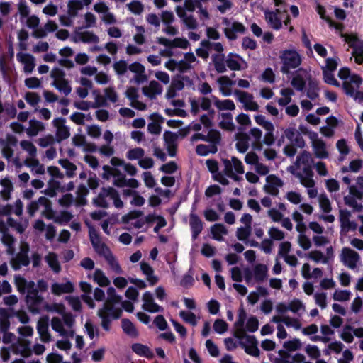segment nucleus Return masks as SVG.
Masks as SVG:
<instances>
[{
  "mask_svg": "<svg viewBox=\"0 0 363 363\" xmlns=\"http://www.w3.org/2000/svg\"><path fill=\"white\" fill-rule=\"evenodd\" d=\"M313 163L311 154L304 150L297 156L295 162L287 167V171L298 178L301 185L306 188L310 199L318 196L312 170Z\"/></svg>",
  "mask_w": 363,
  "mask_h": 363,
  "instance_id": "nucleus-1",
  "label": "nucleus"
},
{
  "mask_svg": "<svg viewBox=\"0 0 363 363\" xmlns=\"http://www.w3.org/2000/svg\"><path fill=\"white\" fill-rule=\"evenodd\" d=\"M338 77L343 80L342 87L345 93L359 101H363V89H359L362 79L357 74H351L348 68L339 70Z\"/></svg>",
  "mask_w": 363,
  "mask_h": 363,
  "instance_id": "nucleus-2",
  "label": "nucleus"
},
{
  "mask_svg": "<svg viewBox=\"0 0 363 363\" xmlns=\"http://www.w3.org/2000/svg\"><path fill=\"white\" fill-rule=\"evenodd\" d=\"M352 49V56L358 65H363V40L355 33H343L342 24H330Z\"/></svg>",
  "mask_w": 363,
  "mask_h": 363,
  "instance_id": "nucleus-3",
  "label": "nucleus"
},
{
  "mask_svg": "<svg viewBox=\"0 0 363 363\" xmlns=\"http://www.w3.org/2000/svg\"><path fill=\"white\" fill-rule=\"evenodd\" d=\"M50 325L52 329L61 337L70 338L74 335L75 318L71 313L61 317H53Z\"/></svg>",
  "mask_w": 363,
  "mask_h": 363,
  "instance_id": "nucleus-4",
  "label": "nucleus"
},
{
  "mask_svg": "<svg viewBox=\"0 0 363 363\" xmlns=\"http://www.w3.org/2000/svg\"><path fill=\"white\" fill-rule=\"evenodd\" d=\"M234 327L235 336L238 338H242L245 335L246 332L253 333L257 330L259 321L255 316L252 315L247 319L245 311L243 309H240Z\"/></svg>",
  "mask_w": 363,
  "mask_h": 363,
  "instance_id": "nucleus-5",
  "label": "nucleus"
},
{
  "mask_svg": "<svg viewBox=\"0 0 363 363\" xmlns=\"http://www.w3.org/2000/svg\"><path fill=\"white\" fill-rule=\"evenodd\" d=\"M14 280L18 291L21 294H27L26 301L28 303H37L40 301L38 291L34 281H27L20 275L15 276Z\"/></svg>",
  "mask_w": 363,
  "mask_h": 363,
  "instance_id": "nucleus-6",
  "label": "nucleus"
},
{
  "mask_svg": "<svg viewBox=\"0 0 363 363\" xmlns=\"http://www.w3.org/2000/svg\"><path fill=\"white\" fill-rule=\"evenodd\" d=\"M279 59L281 64L280 71L284 74H288L291 70L298 68L302 61L299 53L294 49L281 51Z\"/></svg>",
  "mask_w": 363,
  "mask_h": 363,
  "instance_id": "nucleus-7",
  "label": "nucleus"
},
{
  "mask_svg": "<svg viewBox=\"0 0 363 363\" xmlns=\"http://www.w3.org/2000/svg\"><path fill=\"white\" fill-rule=\"evenodd\" d=\"M94 202L103 208L108 207L111 202L116 208H122L124 206L117 191L111 187L104 188Z\"/></svg>",
  "mask_w": 363,
  "mask_h": 363,
  "instance_id": "nucleus-8",
  "label": "nucleus"
},
{
  "mask_svg": "<svg viewBox=\"0 0 363 363\" xmlns=\"http://www.w3.org/2000/svg\"><path fill=\"white\" fill-rule=\"evenodd\" d=\"M196 62V57L195 55L190 52L185 54L184 59L179 61L169 59L165 62L164 67L172 72L178 71L179 72H186L194 68Z\"/></svg>",
  "mask_w": 363,
  "mask_h": 363,
  "instance_id": "nucleus-9",
  "label": "nucleus"
},
{
  "mask_svg": "<svg viewBox=\"0 0 363 363\" xmlns=\"http://www.w3.org/2000/svg\"><path fill=\"white\" fill-rule=\"evenodd\" d=\"M339 258L345 267L353 271H357L362 265L359 254L349 247L342 248Z\"/></svg>",
  "mask_w": 363,
  "mask_h": 363,
  "instance_id": "nucleus-10",
  "label": "nucleus"
},
{
  "mask_svg": "<svg viewBox=\"0 0 363 363\" xmlns=\"http://www.w3.org/2000/svg\"><path fill=\"white\" fill-rule=\"evenodd\" d=\"M17 138L12 135H7L5 139H0L1 153L3 157L9 162H12L16 167H21V164L18 158H14V147L17 145Z\"/></svg>",
  "mask_w": 363,
  "mask_h": 363,
  "instance_id": "nucleus-11",
  "label": "nucleus"
},
{
  "mask_svg": "<svg viewBox=\"0 0 363 363\" xmlns=\"http://www.w3.org/2000/svg\"><path fill=\"white\" fill-rule=\"evenodd\" d=\"M222 161L225 175L238 181L239 177L237 174H242L245 172L241 160L235 157H231L230 159H223Z\"/></svg>",
  "mask_w": 363,
  "mask_h": 363,
  "instance_id": "nucleus-12",
  "label": "nucleus"
},
{
  "mask_svg": "<svg viewBox=\"0 0 363 363\" xmlns=\"http://www.w3.org/2000/svg\"><path fill=\"white\" fill-rule=\"evenodd\" d=\"M208 145L201 144L196 146V152L201 156H206L210 153H216L218 151L217 145L220 141V134L218 130H210L208 131Z\"/></svg>",
  "mask_w": 363,
  "mask_h": 363,
  "instance_id": "nucleus-13",
  "label": "nucleus"
},
{
  "mask_svg": "<svg viewBox=\"0 0 363 363\" xmlns=\"http://www.w3.org/2000/svg\"><path fill=\"white\" fill-rule=\"evenodd\" d=\"M51 77L53 79L52 85L54 86L59 91L65 95H68L71 92V86L69 82L65 79V73L59 68H54L50 73Z\"/></svg>",
  "mask_w": 363,
  "mask_h": 363,
  "instance_id": "nucleus-14",
  "label": "nucleus"
},
{
  "mask_svg": "<svg viewBox=\"0 0 363 363\" xmlns=\"http://www.w3.org/2000/svg\"><path fill=\"white\" fill-rule=\"evenodd\" d=\"M40 208H42V214L45 218L51 216V202L44 196L40 197L38 201L30 202L27 206V211L30 216H33Z\"/></svg>",
  "mask_w": 363,
  "mask_h": 363,
  "instance_id": "nucleus-15",
  "label": "nucleus"
},
{
  "mask_svg": "<svg viewBox=\"0 0 363 363\" xmlns=\"http://www.w3.org/2000/svg\"><path fill=\"white\" fill-rule=\"evenodd\" d=\"M89 234L91 243L99 255L105 257L111 253L107 245L101 241L98 233L93 227L90 226L89 228Z\"/></svg>",
  "mask_w": 363,
  "mask_h": 363,
  "instance_id": "nucleus-16",
  "label": "nucleus"
},
{
  "mask_svg": "<svg viewBox=\"0 0 363 363\" xmlns=\"http://www.w3.org/2000/svg\"><path fill=\"white\" fill-rule=\"evenodd\" d=\"M233 93L238 101L242 104L245 111H257L259 110V106L255 101L252 94L240 90H235Z\"/></svg>",
  "mask_w": 363,
  "mask_h": 363,
  "instance_id": "nucleus-17",
  "label": "nucleus"
},
{
  "mask_svg": "<svg viewBox=\"0 0 363 363\" xmlns=\"http://www.w3.org/2000/svg\"><path fill=\"white\" fill-rule=\"evenodd\" d=\"M284 181L275 174H269L266 177L264 191L272 195L277 196L279 193V189L282 188Z\"/></svg>",
  "mask_w": 363,
  "mask_h": 363,
  "instance_id": "nucleus-18",
  "label": "nucleus"
},
{
  "mask_svg": "<svg viewBox=\"0 0 363 363\" xmlns=\"http://www.w3.org/2000/svg\"><path fill=\"white\" fill-rule=\"evenodd\" d=\"M29 252V245L25 242H21L20 252L16 257L11 260V264L14 269H18L22 266L28 265L30 261L28 253Z\"/></svg>",
  "mask_w": 363,
  "mask_h": 363,
  "instance_id": "nucleus-19",
  "label": "nucleus"
},
{
  "mask_svg": "<svg viewBox=\"0 0 363 363\" xmlns=\"http://www.w3.org/2000/svg\"><path fill=\"white\" fill-rule=\"evenodd\" d=\"M194 9L195 2L193 0H185L184 7H177V13L184 23H195L196 20L192 17Z\"/></svg>",
  "mask_w": 363,
  "mask_h": 363,
  "instance_id": "nucleus-20",
  "label": "nucleus"
},
{
  "mask_svg": "<svg viewBox=\"0 0 363 363\" xmlns=\"http://www.w3.org/2000/svg\"><path fill=\"white\" fill-rule=\"evenodd\" d=\"M309 136L316 157L320 159L327 158L328 157V152L323 140L319 138L318 134L315 132L310 133Z\"/></svg>",
  "mask_w": 363,
  "mask_h": 363,
  "instance_id": "nucleus-21",
  "label": "nucleus"
},
{
  "mask_svg": "<svg viewBox=\"0 0 363 363\" xmlns=\"http://www.w3.org/2000/svg\"><path fill=\"white\" fill-rule=\"evenodd\" d=\"M158 43L164 46H169V57L175 55L174 49L175 48H180L185 49L189 45V42L185 38H174L173 40L167 39L164 38H159Z\"/></svg>",
  "mask_w": 363,
  "mask_h": 363,
  "instance_id": "nucleus-22",
  "label": "nucleus"
},
{
  "mask_svg": "<svg viewBox=\"0 0 363 363\" xmlns=\"http://www.w3.org/2000/svg\"><path fill=\"white\" fill-rule=\"evenodd\" d=\"M206 164L208 169L212 174L214 180L223 185H228L229 184V181L225 176L218 171L219 168L217 161L214 160H207L206 161Z\"/></svg>",
  "mask_w": 363,
  "mask_h": 363,
  "instance_id": "nucleus-23",
  "label": "nucleus"
},
{
  "mask_svg": "<svg viewBox=\"0 0 363 363\" xmlns=\"http://www.w3.org/2000/svg\"><path fill=\"white\" fill-rule=\"evenodd\" d=\"M52 124L56 128V138L58 142L68 138L70 135L69 129L65 125V119L57 118L52 121Z\"/></svg>",
  "mask_w": 363,
  "mask_h": 363,
  "instance_id": "nucleus-24",
  "label": "nucleus"
},
{
  "mask_svg": "<svg viewBox=\"0 0 363 363\" xmlns=\"http://www.w3.org/2000/svg\"><path fill=\"white\" fill-rule=\"evenodd\" d=\"M16 59L23 66V71L27 74L31 73L35 67V59L30 54L18 52Z\"/></svg>",
  "mask_w": 363,
  "mask_h": 363,
  "instance_id": "nucleus-25",
  "label": "nucleus"
},
{
  "mask_svg": "<svg viewBox=\"0 0 363 363\" xmlns=\"http://www.w3.org/2000/svg\"><path fill=\"white\" fill-rule=\"evenodd\" d=\"M98 312H102L105 316L109 318L118 319L122 312L120 303L105 302Z\"/></svg>",
  "mask_w": 363,
  "mask_h": 363,
  "instance_id": "nucleus-26",
  "label": "nucleus"
},
{
  "mask_svg": "<svg viewBox=\"0 0 363 363\" xmlns=\"http://www.w3.org/2000/svg\"><path fill=\"white\" fill-rule=\"evenodd\" d=\"M351 213L347 210L340 211V221L342 231L347 233L357 228V224L350 220Z\"/></svg>",
  "mask_w": 363,
  "mask_h": 363,
  "instance_id": "nucleus-27",
  "label": "nucleus"
},
{
  "mask_svg": "<svg viewBox=\"0 0 363 363\" xmlns=\"http://www.w3.org/2000/svg\"><path fill=\"white\" fill-rule=\"evenodd\" d=\"M225 62L227 66L232 70H242L247 67V62L237 54H229Z\"/></svg>",
  "mask_w": 363,
  "mask_h": 363,
  "instance_id": "nucleus-28",
  "label": "nucleus"
},
{
  "mask_svg": "<svg viewBox=\"0 0 363 363\" xmlns=\"http://www.w3.org/2000/svg\"><path fill=\"white\" fill-rule=\"evenodd\" d=\"M164 145L168 151V154L171 157H174L177 153V135L172 132L166 131L163 135Z\"/></svg>",
  "mask_w": 363,
  "mask_h": 363,
  "instance_id": "nucleus-29",
  "label": "nucleus"
},
{
  "mask_svg": "<svg viewBox=\"0 0 363 363\" xmlns=\"http://www.w3.org/2000/svg\"><path fill=\"white\" fill-rule=\"evenodd\" d=\"M143 308L150 313H157L162 311V308L157 305L153 298V295L146 291L143 296Z\"/></svg>",
  "mask_w": 363,
  "mask_h": 363,
  "instance_id": "nucleus-30",
  "label": "nucleus"
},
{
  "mask_svg": "<svg viewBox=\"0 0 363 363\" xmlns=\"http://www.w3.org/2000/svg\"><path fill=\"white\" fill-rule=\"evenodd\" d=\"M79 287L81 291L83 292L81 298L82 300L90 308H94L96 307V304L91 296V293L92 291V286L86 281H81L79 283Z\"/></svg>",
  "mask_w": 363,
  "mask_h": 363,
  "instance_id": "nucleus-31",
  "label": "nucleus"
},
{
  "mask_svg": "<svg viewBox=\"0 0 363 363\" xmlns=\"http://www.w3.org/2000/svg\"><path fill=\"white\" fill-rule=\"evenodd\" d=\"M11 350L16 354H20L23 357H28L31 354L30 342L24 339H18L11 347Z\"/></svg>",
  "mask_w": 363,
  "mask_h": 363,
  "instance_id": "nucleus-32",
  "label": "nucleus"
},
{
  "mask_svg": "<svg viewBox=\"0 0 363 363\" xmlns=\"http://www.w3.org/2000/svg\"><path fill=\"white\" fill-rule=\"evenodd\" d=\"M82 9L83 4L80 0H69L66 18L68 21H72L79 14Z\"/></svg>",
  "mask_w": 363,
  "mask_h": 363,
  "instance_id": "nucleus-33",
  "label": "nucleus"
},
{
  "mask_svg": "<svg viewBox=\"0 0 363 363\" xmlns=\"http://www.w3.org/2000/svg\"><path fill=\"white\" fill-rule=\"evenodd\" d=\"M94 9L101 16V18L104 23L115 22L113 15L109 11L108 7L104 2L96 3L94 6Z\"/></svg>",
  "mask_w": 363,
  "mask_h": 363,
  "instance_id": "nucleus-34",
  "label": "nucleus"
},
{
  "mask_svg": "<svg viewBox=\"0 0 363 363\" xmlns=\"http://www.w3.org/2000/svg\"><path fill=\"white\" fill-rule=\"evenodd\" d=\"M219 85V89L224 96H229L232 95V86L235 84L236 82L231 80L227 76H222L217 80Z\"/></svg>",
  "mask_w": 363,
  "mask_h": 363,
  "instance_id": "nucleus-35",
  "label": "nucleus"
},
{
  "mask_svg": "<svg viewBox=\"0 0 363 363\" xmlns=\"http://www.w3.org/2000/svg\"><path fill=\"white\" fill-rule=\"evenodd\" d=\"M308 77L309 74L306 71L299 70V72L293 77L291 84L295 89L302 91Z\"/></svg>",
  "mask_w": 363,
  "mask_h": 363,
  "instance_id": "nucleus-36",
  "label": "nucleus"
},
{
  "mask_svg": "<svg viewBox=\"0 0 363 363\" xmlns=\"http://www.w3.org/2000/svg\"><path fill=\"white\" fill-rule=\"evenodd\" d=\"M45 129V124L36 119H30L29 121V126L26 129V133L28 137H35Z\"/></svg>",
  "mask_w": 363,
  "mask_h": 363,
  "instance_id": "nucleus-37",
  "label": "nucleus"
},
{
  "mask_svg": "<svg viewBox=\"0 0 363 363\" xmlns=\"http://www.w3.org/2000/svg\"><path fill=\"white\" fill-rule=\"evenodd\" d=\"M74 285L69 281H67L65 283H54L51 286L52 293L57 296L72 293L74 291Z\"/></svg>",
  "mask_w": 363,
  "mask_h": 363,
  "instance_id": "nucleus-38",
  "label": "nucleus"
},
{
  "mask_svg": "<svg viewBox=\"0 0 363 363\" xmlns=\"http://www.w3.org/2000/svg\"><path fill=\"white\" fill-rule=\"evenodd\" d=\"M143 94L150 99L156 97L162 92V86L157 81H151L147 86L143 88Z\"/></svg>",
  "mask_w": 363,
  "mask_h": 363,
  "instance_id": "nucleus-39",
  "label": "nucleus"
},
{
  "mask_svg": "<svg viewBox=\"0 0 363 363\" xmlns=\"http://www.w3.org/2000/svg\"><path fill=\"white\" fill-rule=\"evenodd\" d=\"M19 145L21 150L27 154V157L25 160L37 158L38 150L33 142L29 140H22Z\"/></svg>",
  "mask_w": 363,
  "mask_h": 363,
  "instance_id": "nucleus-40",
  "label": "nucleus"
},
{
  "mask_svg": "<svg viewBox=\"0 0 363 363\" xmlns=\"http://www.w3.org/2000/svg\"><path fill=\"white\" fill-rule=\"evenodd\" d=\"M150 119L152 122L149 123L147 125L148 131L155 135H158L161 132V123L164 121V118L157 114L153 113L150 116Z\"/></svg>",
  "mask_w": 363,
  "mask_h": 363,
  "instance_id": "nucleus-41",
  "label": "nucleus"
},
{
  "mask_svg": "<svg viewBox=\"0 0 363 363\" xmlns=\"http://www.w3.org/2000/svg\"><path fill=\"white\" fill-rule=\"evenodd\" d=\"M213 103V101L212 96L211 98L201 97L196 101H191V110L194 114L198 112L199 108L204 111H208L210 109Z\"/></svg>",
  "mask_w": 363,
  "mask_h": 363,
  "instance_id": "nucleus-42",
  "label": "nucleus"
},
{
  "mask_svg": "<svg viewBox=\"0 0 363 363\" xmlns=\"http://www.w3.org/2000/svg\"><path fill=\"white\" fill-rule=\"evenodd\" d=\"M23 213V203L21 200L18 199L16 201L14 205L6 206L0 208V216L2 215H10L14 213L15 215L20 216Z\"/></svg>",
  "mask_w": 363,
  "mask_h": 363,
  "instance_id": "nucleus-43",
  "label": "nucleus"
},
{
  "mask_svg": "<svg viewBox=\"0 0 363 363\" xmlns=\"http://www.w3.org/2000/svg\"><path fill=\"white\" fill-rule=\"evenodd\" d=\"M250 140L252 139V147L255 150H260L262 147L261 139L262 137V132L257 128H252L249 131Z\"/></svg>",
  "mask_w": 363,
  "mask_h": 363,
  "instance_id": "nucleus-44",
  "label": "nucleus"
},
{
  "mask_svg": "<svg viewBox=\"0 0 363 363\" xmlns=\"http://www.w3.org/2000/svg\"><path fill=\"white\" fill-rule=\"evenodd\" d=\"M189 225L192 232V237L195 240L203 230V223L201 219L194 213L190 215Z\"/></svg>",
  "mask_w": 363,
  "mask_h": 363,
  "instance_id": "nucleus-45",
  "label": "nucleus"
},
{
  "mask_svg": "<svg viewBox=\"0 0 363 363\" xmlns=\"http://www.w3.org/2000/svg\"><path fill=\"white\" fill-rule=\"evenodd\" d=\"M349 193L356 196L358 199L363 198V176H359L357 177L355 183L350 185Z\"/></svg>",
  "mask_w": 363,
  "mask_h": 363,
  "instance_id": "nucleus-46",
  "label": "nucleus"
},
{
  "mask_svg": "<svg viewBox=\"0 0 363 363\" xmlns=\"http://www.w3.org/2000/svg\"><path fill=\"white\" fill-rule=\"evenodd\" d=\"M305 257L315 262V264H329L325 254L318 250H311L306 254Z\"/></svg>",
  "mask_w": 363,
  "mask_h": 363,
  "instance_id": "nucleus-47",
  "label": "nucleus"
},
{
  "mask_svg": "<svg viewBox=\"0 0 363 363\" xmlns=\"http://www.w3.org/2000/svg\"><path fill=\"white\" fill-rule=\"evenodd\" d=\"M140 269L150 285H155L158 281L157 277L154 275V270L149 264L145 262H140Z\"/></svg>",
  "mask_w": 363,
  "mask_h": 363,
  "instance_id": "nucleus-48",
  "label": "nucleus"
},
{
  "mask_svg": "<svg viewBox=\"0 0 363 363\" xmlns=\"http://www.w3.org/2000/svg\"><path fill=\"white\" fill-rule=\"evenodd\" d=\"M37 330L40 335L41 341L48 342L51 340V335L48 332V325L45 320H40L38 322Z\"/></svg>",
  "mask_w": 363,
  "mask_h": 363,
  "instance_id": "nucleus-49",
  "label": "nucleus"
},
{
  "mask_svg": "<svg viewBox=\"0 0 363 363\" xmlns=\"http://www.w3.org/2000/svg\"><path fill=\"white\" fill-rule=\"evenodd\" d=\"M0 194L3 199L9 200L11 197V193L13 191V185L11 180L4 178L0 180Z\"/></svg>",
  "mask_w": 363,
  "mask_h": 363,
  "instance_id": "nucleus-50",
  "label": "nucleus"
},
{
  "mask_svg": "<svg viewBox=\"0 0 363 363\" xmlns=\"http://www.w3.org/2000/svg\"><path fill=\"white\" fill-rule=\"evenodd\" d=\"M23 164L30 168L32 172L36 174H43L45 173V167L40 163L38 157L31 160H24Z\"/></svg>",
  "mask_w": 363,
  "mask_h": 363,
  "instance_id": "nucleus-51",
  "label": "nucleus"
},
{
  "mask_svg": "<svg viewBox=\"0 0 363 363\" xmlns=\"http://www.w3.org/2000/svg\"><path fill=\"white\" fill-rule=\"evenodd\" d=\"M104 169L108 172L113 177V184L118 187H123L126 185L125 177L122 174L116 173L117 170L115 168H111L108 166H104Z\"/></svg>",
  "mask_w": 363,
  "mask_h": 363,
  "instance_id": "nucleus-52",
  "label": "nucleus"
},
{
  "mask_svg": "<svg viewBox=\"0 0 363 363\" xmlns=\"http://www.w3.org/2000/svg\"><path fill=\"white\" fill-rule=\"evenodd\" d=\"M268 269L266 265L262 264H257L252 271V275L255 279L261 282L267 278Z\"/></svg>",
  "mask_w": 363,
  "mask_h": 363,
  "instance_id": "nucleus-53",
  "label": "nucleus"
},
{
  "mask_svg": "<svg viewBox=\"0 0 363 363\" xmlns=\"http://www.w3.org/2000/svg\"><path fill=\"white\" fill-rule=\"evenodd\" d=\"M213 104L215 106L220 110H229L232 111L235 108L234 102L230 99L220 100L217 97L212 96Z\"/></svg>",
  "mask_w": 363,
  "mask_h": 363,
  "instance_id": "nucleus-54",
  "label": "nucleus"
},
{
  "mask_svg": "<svg viewBox=\"0 0 363 363\" xmlns=\"http://www.w3.org/2000/svg\"><path fill=\"white\" fill-rule=\"evenodd\" d=\"M47 218L52 219L56 223L62 224L71 220L72 216L67 211H62L59 213H55L51 208V216L47 217Z\"/></svg>",
  "mask_w": 363,
  "mask_h": 363,
  "instance_id": "nucleus-55",
  "label": "nucleus"
},
{
  "mask_svg": "<svg viewBox=\"0 0 363 363\" xmlns=\"http://www.w3.org/2000/svg\"><path fill=\"white\" fill-rule=\"evenodd\" d=\"M229 26L225 28V33L228 38L233 40L236 38L237 33L244 32L243 24H228Z\"/></svg>",
  "mask_w": 363,
  "mask_h": 363,
  "instance_id": "nucleus-56",
  "label": "nucleus"
},
{
  "mask_svg": "<svg viewBox=\"0 0 363 363\" xmlns=\"http://www.w3.org/2000/svg\"><path fill=\"white\" fill-rule=\"evenodd\" d=\"M250 138L246 134H240L237 137L236 149L239 152L245 153L250 146Z\"/></svg>",
  "mask_w": 363,
  "mask_h": 363,
  "instance_id": "nucleus-57",
  "label": "nucleus"
},
{
  "mask_svg": "<svg viewBox=\"0 0 363 363\" xmlns=\"http://www.w3.org/2000/svg\"><path fill=\"white\" fill-rule=\"evenodd\" d=\"M92 279L99 286L104 287L110 284V280L100 269H95Z\"/></svg>",
  "mask_w": 363,
  "mask_h": 363,
  "instance_id": "nucleus-58",
  "label": "nucleus"
},
{
  "mask_svg": "<svg viewBox=\"0 0 363 363\" xmlns=\"http://www.w3.org/2000/svg\"><path fill=\"white\" fill-rule=\"evenodd\" d=\"M7 224L11 228H13L19 233H22L25 231L28 225V220H21V221H16L11 217L7 218Z\"/></svg>",
  "mask_w": 363,
  "mask_h": 363,
  "instance_id": "nucleus-59",
  "label": "nucleus"
},
{
  "mask_svg": "<svg viewBox=\"0 0 363 363\" xmlns=\"http://www.w3.org/2000/svg\"><path fill=\"white\" fill-rule=\"evenodd\" d=\"M284 135L287 139L290 141H295L296 144L299 147H302L304 145V141L302 138L298 135L297 131L294 128H287L284 131Z\"/></svg>",
  "mask_w": 363,
  "mask_h": 363,
  "instance_id": "nucleus-60",
  "label": "nucleus"
},
{
  "mask_svg": "<svg viewBox=\"0 0 363 363\" xmlns=\"http://www.w3.org/2000/svg\"><path fill=\"white\" fill-rule=\"evenodd\" d=\"M13 313V311L11 309H6V308H0V328L1 330H7L10 323L9 320V318Z\"/></svg>",
  "mask_w": 363,
  "mask_h": 363,
  "instance_id": "nucleus-61",
  "label": "nucleus"
},
{
  "mask_svg": "<svg viewBox=\"0 0 363 363\" xmlns=\"http://www.w3.org/2000/svg\"><path fill=\"white\" fill-rule=\"evenodd\" d=\"M1 241L3 244L6 246V252L9 255H13L15 252V239L5 232L3 233L1 237Z\"/></svg>",
  "mask_w": 363,
  "mask_h": 363,
  "instance_id": "nucleus-62",
  "label": "nucleus"
},
{
  "mask_svg": "<svg viewBox=\"0 0 363 363\" xmlns=\"http://www.w3.org/2000/svg\"><path fill=\"white\" fill-rule=\"evenodd\" d=\"M132 350L137 354L147 358H151L153 357V353L150 349L144 345L140 343H135L132 345Z\"/></svg>",
  "mask_w": 363,
  "mask_h": 363,
  "instance_id": "nucleus-63",
  "label": "nucleus"
},
{
  "mask_svg": "<svg viewBox=\"0 0 363 363\" xmlns=\"http://www.w3.org/2000/svg\"><path fill=\"white\" fill-rule=\"evenodd\" d=\"M192 82L189 79V77L186 76L182 77L181 78L176 79L172 80L171 83V86L176 89V91H179L182 90L185 86H192Z\"/></svg>",
  "mask_w": 363,
  "mask_h": 363,
  "instance_id": "nucleus-64",
  "label": "nucleus"
}]
</instances>
